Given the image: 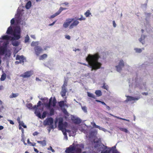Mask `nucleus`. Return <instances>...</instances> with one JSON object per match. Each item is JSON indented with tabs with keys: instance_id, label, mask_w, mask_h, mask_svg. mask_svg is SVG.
Here are the masks:
<instances>
[{
	"instance_id": "nucleus-3",
	"label": "nucleus",
	"mask_w": 153,
	"mask_h": 153,
	"mask_svg": "<svg viewBox=\"0 0 153 153\" xmlns=\"http://www.w3.org/2000/svg\"><path fill=\"white\" fill-rule=\"evenodd\" d=\"M6 33L8 34H11L13 33L14 37L12 38V40H18L20 38V30L19 28L15 29L14 31H13L12 27L10 26L8 28Z\"/></svg>"
},
{
	"instance_id": "nucleus-38",
	"label": "nucleus",
	"mask_w": 153,
	"mask_h": 153,
	"mask_svg": "<svg viewBox=\"0 0 153 153\" xmlns=\"http://www.w3.org/2000/svg\"><path fill=\"white\" fill-rule=\"evenodd\" d=\"M91 124L93 125V126L95 128H100V126L96 125V124L94 123H91Z\"/></svg>"
},
{
	"instance_id": "nucleus-43",
	"label": "nucleus",
	"mask_w": 153,
	"mask_h": 153,
	"mask_svg": "<svg viewBox=\"0 0 153 153\" xmlns=\"http://www.w3.org/2000/svg\"><path fill=\"white\" fill-rule=\"evenodd\" d=\"M30 146H35L36 143H32L31 142L28 144Z\"/></svg>"
},
{
	"instance_id": "nucleus-34",
	"label": "nucleus",
	"mask_w": 153,
	"mask_h": 153,
	"mask_svg": "<svg viewBox=\"0 0 153 153\" xmlns=\"http://www.w3.org/2000/svg\"><path fill=\"white\" fill-rule=\"evenodd\" d=\"M19 126H21L23 127L24 128H27V126L24 125V123L22 122L21 121L19 123Z\"/></svg>"
},
{
	"instance_id": "nucleus-5",
	"label": "nucleus",
	"mask_w": 153,
	"mask_h": 153,
	"mask_svg": "<svg viewBox=\"0 0 153 153\" xmlns=\"http://www.w3.org/2000/svg\"><path fill=\"white\" fill-rule=\"evenodd\" d=\"M8 42L4 43L3 46L0 47V55H4L7 51V45L8 44Z\"/></svg>"
},
{
	"instance_id": "nucleus-2",
	"label": "nucleus",
	"mask_w": 153,
	"mask_h": 153,
	"mask_svg": "<svg viewBox=\"0 0 153 153\" xmlns=\"http://www.w3.org/2000/svg\"><path fill=\"white\" fill-rule=\"evenodd\" d=\"M84 148V146L82 144H77L74 146L73 143L69 147L66 148L65 152L66 153H81L82 149Z\"/></svg>"
},
{
	"instance_id": "nucleus-48",
	"label": "nucleus",
	"mask_w": 153,
	"mask_h": 153,
	"mask_svg": "<svg viewBox=\"0 0 153 153\" xmlns=\"http://www.w3.org/2000/svg\"><path fill=\"white\" fill-rule=\"evenodd\" d=\"M65 38L68 40L70 39H71V37L70 36L68 35H66L65 36Z\"/></svg>"
},
{
	"instance_id": "nucleus-50",
	"label": "nucleus",
	"mask_w": 153,
	"mask_h": 153,
	"mask_svg": "<svg viewBox=\"0 0 153 153\" xmlns=\"http://www.w3.org/2000/svg\"><path fill=\"white\" fill-rule=\"evenodd\" d=\"M113 25L114 27H115L116 26V24L114 21H113Z\"/></svg>"
},
{
	"instance_id": "nucleus-51",
	"label": "nucleus",
	"mask_w": 153,
	"mask_h": 153,
	"mask_svg": "<svg viewBox=\"0 0 153 153\" xmlns=\"http://www.w3.org/2000/svg\"><path fill=\"white\" fill-rule=\"evenodd\" d=\"M19 129L20 130H22V131L23 133L24 129L22 128L21 126H19Z\"/></svg>"
},
{
	"instance_id": "nucleus-33",
	"label": "nucleus",
	"mask_w": 153,
	"mask_h": 153,
	"mask_svg": "<svg viewBox=\"0 0 153 153\" xmlns=\"http://www.w3.org/2000/svg\"><path fill=\"white\" fill-rule=\"evenodd\" d=\"M67 81L65 80L64 82V84L62 86V87L64 88H66V87L67 86Z\"/></svg>"
},
{
	"instance_id": "nucleus-47",
	"label": "nucleus",
	"mask_w": 153,
	"mask_h": 153,
	"mask_svg": "<svg viewBox=\"0 0 153 153\" xmlns=\"http://www.w3.org/2000/svg\"><path fill=\"white\" fill-rule=\"evenodd\" d=\"M63 112H64V113L67 116H68V113L67 111L65 109L63 111Z\"/></svg>"
},
{
	"instance_id": "nucleus-62",
	"label": "nucleus",
	"mask_w": 153,
	"mask_h": 153,
	"mask_svg": "<svg viewBox=\"0 0 153 153\" xmlns=\"http://www.w3.org/2000/svg\"><path fill=\"white\" fill-rule=\"evenodd\" d=\"M50 148H51V151H52V152H55V151H54V150L53 149H52V148L51 146H50Z\"/></svg>"
},
{
	"instance_id": "nucleus-63",
	"label": "nucleus",
	"mask_w": 153,
	"mask_h": 153,
	"mask_svg": "<svg viewBox=\"0 0 153 153\" xmlns=\"http://www.w3.org/2000/svg\"><path fill=\"white\" fill-rule=\"evenodd\" d=\"M3 89V86L2 85H0V90H2Z\"/></svg>"
},
{
	"instance_id": "nucleus-14",
	"label": "nucleus",
	"mask_w": 153,
	"mask_h": 153,
	"mask_svg": "<svg viewBox=\"0 0 153 153\" xmlns=\"http://www.w3.org/2000/svg\"><path fill=\"white\" fill-rule=\"evenodd\" d=\"M56 102L55 99L52 100V98H51L49 100V102L47 104V106L48 107H50L51 106H54L56 105Z\"/></svg>"
},
{
	"instance_id": "nucleus-19",
	"label": "nucleus",
	"mask_w": 153,
	"mask_h": 153,
	"mask_svg": "<svg viewBox=\"0 0 153 153\" xmlns=\"http://www.w3.org/2000/svg\"><path fill=\"white\" fill-rule=\"evenodd\" d=\"M26 106L27 108L30 109H36V105H35L33 107L32 104L31 103H29L27 104Z\"/></svg>"
},
{
	"instance_id": "nucleus-26",
	"label": "nucleus",
	"mask_w": 153,
	"mask_h": 153,
	"mask_svg": "<svg viewBox=\"0 0 153 153\" xmlns=\"http://www.w3.org/2000/svg\"><path fill=\"white\" fill-rule=\"evenodd\" d=\"M111 152V150L109 149V148H108L107 150L102 151L101 153H110Z\"/></svg>"
},
{
	"instance_id": "nucleus-16",
	"label": "nucleus",
	"mask_w": 153,
	"mask_h": 153,
	"mask_svg": "<svg viewBox=\"0 0 153 153\" xmlns=\"http://www.w3.org/2000/svg\"><path fill=\"white\" fill-rule=\"evenodd\" d=\"M62 90L60 92V94L62 96H65L66 93L67 92V89L66 88L61 87Z\"/></svg>"
},
{
	"instance_id": "nucleus-52",
	"label": "nucleus",
	"mask_w": 153,
	"mask_h": 153,
	"mask_svg": "<svg viewBox=\"0 0 153 153\" xmlns=\"http://www.w3.org/2000/svg\"><path fill=\"white\" fill-rule=\"evenodd\" d=\"M17 120L18 122L19 123H20L21 122V121H20V118L19 117H18L17 118Z\"/></svg>"
},
{
	"instance_id": "nucleus-22",
	"label": "nucleus",
	"mask_w": 153,
	"mask_h": 153,
	"mask_svg": "<svg viewBox=\"0 0 153 153\" xmlns=\"http://www.w3.org/2000/svg\"><path fill=\"white\" fill-rule=\"evenodd\" d=\"M37 142L42 144L43 146H45L46 145V142L45 140H43V141H37Z\"/></svg>"
},
{
	"instance_id": "nucleus-7",
	"label": "nucleus",
	"mask_w": 153,
	"mask_h": 153,
	"mask_svg": "<svg viewBox=\"0 0 153 153\" xmlns=\"http://www.w3.org/2000/svg\"><path fill=\"white\" fill-rule=\"evenodd\" d=\"M35 113L39 118L43 119L46 117V115L47 114V112L46 111H44L42 116H41L40 111H39V110H36L35 111Z\"/></svg>"
},
{
	"instance_id": "nucleus-64",
	"label": "nucleus",
	"mask_w": 153,
	"mask_h": 153,
	"mask_svg": "<svg viewBox=\"0 0 153 153\" xmlns=\"http://www.w3.org/2000/svg\"><path fill=\"white\" fill-rule=\"evenodd\" d=\"M65 131L66 132H69L70 131V130L68 129H65Z\"/></svg>"
},
{
	"instance_id": "nucleus-58",
	"label": "nucleus",
	"mask_w": 153,
	"mask_h": 153,
	"mask_svg": "<svg viewBox=\"0 0 153 153\" xmlns=\"http://www.w3.org/2000/svg\"><path fill=\"white\" fill-rule=\"evenodd\" d=\"M37 134H38V132H37L36 131V132H34L33 133V135L35 136V135H37Z\"/></svg>"
},
{
	"instance_id": "nucleus-36",
	"label": "nucleus",
	"mask_w": 153,
	"mask_h": 153,
	"mask_svg": "<svg viewBox=\"0 0 153 153\" xmlns=\"http://www.w3.org/2000/svg\"><path fill=\"white\" fill-rule=\"evenodd\" d=\"M134 50L136 52L138 53H140L142 51V50L140 48H135L134 49Z\"/></svg>"
},
{
	"instance_id": "nucleus-12",
	"label": "nucleus",
	"mask_w": 153,
	"mask_h": 153,
	"mask_svg": "<svg viewBox=\"0 0 153 153\" xmlns=\"http://www.w3.org/2000/svg\"><path fill=\"white\" fill-rule=\"evenodd\" d=\"M74 19H68L66 20V22H65L63 24V26L65 28L68 27L72 22L74 21Z\"/></svg>"
},
{
	"instance_id": "nucleus-20",
	"label": "nucleus",
	"mask_w": 153,
	"mask_h": 153,
	"mask_svg": "<svg viewBox=\"0 0 153 153\" xmlns=\"http://www.w3.org/2000/svg\"><path fill=\"white\" fill-rule=\"evenodd\" d=\"M31 6V2L30 1H28L27 2V3L25 5V7L27 9H29L30 8Z\"/></svg>"
},
{
	"instance_id": "nucleus-21",
	"label": "nucleus",
	"mask_w": 153,
	"mask_h": 153,
	"mask_svg": "<svg viewBox=\"0 0 153 153\" xmlns=\"http://www.w3.org/2000/svg\"><path fill=\"white\" fill-rule=\"evenodd\" d=\"M127 97L126 101H131L135 100V99L132 96H126Z\"/></svg>"
},
{
	"instance_id": "nucleus-32",
	"label": "nucleus",
	"mask_w": 153,
	"mask_h": 153,
	"mask_svg": "<svg viewBox=\"0 0 153 153\" xmlns=\"http://www.w3.org/2000/svg\"><path fill=\"white\" fill-rule=\"evenodd\" d=\"M119 129L122 131H123L125 133H128V130H127V129L126 128H119Z\"/></svg>"
},
{
	"instance_id": "nucleus-31",
	"label": "nucleus",
	"mask_w": 153,
	"mask_h": 153,
	"mask_svg": "<svg viewBox=\"0 0 153 153\" xmlns=\"http://www.w3.org/2000/svg\"><path fill=\"white\" fill-rule=\"evenodd\" d=\"M12 44L13 46H17L19 45V43L17 41H14L12 42Z\"/></svg>"
},
{
	"instance_id": "nucleus-49",
	"label": "nucleus",
	"mask_w": 153,
	"mask_h": 153,
	"mask_svg": "<svg viewBox=\"0 0 153 153\" xmlns=\"http://www.w3.org/2000/svg\"><path fill=\"white\" fill-rule=\"evenodd\" d=\"M8 121L10 124L12 125L14 124V123L12 120H8Z\"/></svg>"
},
{
	"instance_id": "nucleus-60",
	"label": "nucleus",
	"mask_w": 153,
	"mask_h": 153,
	"mask_svg": "<svg viewBox=\"0 0 153 153\" xmlns=\"http://www.w3.org/2000/svg\"><path fill=\"white\" fill-rule=\"evenodd\" d=\"M4 128V127L2 126H0V130H2Z\"/></svg>"
},
{
	"instance_id": "nucleus-17",
	"label": "nucleus",
	"mask_w": 153,
	"mask_h": 153,
	"mask_svg": "<svg viewBox=\"0 0 153 153\" xmlns=\"http://www.w3.org/2000/svg\"><path fill=\"white\" fill-rule=\"evenodd\" d=\"M72 120L76 124H79L81 123V120L78 118H72Z\"/></svg>"
},
{
	"instance_id": "nucleus-45",
	"label": "nucleus",
	"mask_w": 153,
	"mask_h": 153,
	"mask_svg": "<svg viewBox=\"0 0 153 153\" xmlns=\"http://www.w3.org/2000/svg\"><path fill=\"white\" fill-rule=\"evenodd\" d=\"M63 124H64V128H65L66 127H67L68 126V123L67 122H65L64 123H63Z\"/></svg>"
},
{
	"instance_id": "nucleus-28",
	"label": "nucleus",
	"mask_w": 153,
	"mask_h": 153,
	"mask_svg": "<svg viewBox=\"0 0 153 153\" xmlns=\"http://www.w3.org/2000/svg\"><path fill=\"white\" fill-rule=\"evenodd\" d=\"M91 13L90 12L89 10H88L85 13V15L86 17H88Z\"/></svg>"
},
{
	"instance_id": "nucleus-41",
	"label": "nucleus",
	"mask_w": 153,
	"mask_h": 153,
	"mask_svg": "<svg viewBox=\"0 0 153 153\" xmlns=\"http://www.w3.org/2000/svg\"><path fill=\"white\" fill-rule=\"evenodd\" d=\"M96 101L97 102H100L102 104H103L105 105H106V104L104 102L101 101L100 100H96Z\"/></svg>"
},
{
	"instance_id": "nucleus-30",
	"label": "nucleus",
	"mask_w": 153,
	"mask_h": 153,
	"mask_svg": "<svg viewBox=\"0 0 153 153\" xmlns=\"http://www.w3.org/2000/svg\"><path fill=\"white\" fill-rule=\"evenodd\" d=\"M102 87L107 90H108V85H106L105 83H103V85Z\"/></svg>"
},
{
	"instance_id": "nucleus-55",
	"label": "nucleus",
	"mask_w": 153,
	"mask_h": 153,
	"mask_svg": "<svg viewBox=\"0 0 153 153\" xmlns=\"http://www.w3.org/2000/svg\"><path fill=\"white\" fill-rule=\"evenodd\" d=\"M56 22V21H55L53 22L52 23L50 24L49 25V26H52V25H53Z\"/></svg>"
},
{
	"instance_id": "nucleus-35",
	"label": "nucleus",
	"mask_w": 153,
	"mask_h": 153,
	"mask_svg": "<svg viewBox=\"0 0 153 153\" xmlns=\"http://www.w3.org/2000/svg\"><path fill=\"white\" fill-rule=\"evenodd\" d=\"M29 39H30V38H29V36H28V35H27L26 36L25 38V43H27V42H28L29 41Z\"/></svg>"
},
{
	"instance_id": "nucleus-40",
	"label": "nucleus",
	"mask_w": 153,
	"mask_h": 153,
	"mask_svg": "<svg viewBox=\"0 0 153 153\" xmlns=\"http://www.w3.org/2000/svg\"><path fill=\"white\" fill-rule=\"evenodd\" d=\"M82 109L85 113L87 112V107L85 106L82 107Z\"/></svg>"
},
{
	"instance_id": "nucleus-23",
	"label": "nucleus",
	"mask_w": 153,
	"mask_h": 153,
	"mask_svg": "<svg viewBox=\"0 0 153 153\" xmlns=\"http://www.w3.org/2000/svg\"><path fill=\"white\" fill-rule=\"evenodd\" d=\"M6 75L5 73H3L1 76L0 78V80L1 81H4L6 79Z\"/></svg>"
},
{
	"instance_id": "nucleus-39",
	"label": "nucleus",
	"mask_w": 153,
	"mask_h": 153,
	"mask_svg": "<svg viewBox=\"0 0 153 153\" xmlns=\"http://www.w3.org/2000/svg\"><path fill=\"white\" fill-rule=\"evenodd\" d=\"M50 114L52 115H53L54 114V110L53 108H52L50 109Z\"/></svg>"
},
{
	"instance_id": "nucleus-56",
	"label": "nucleus",
	"mask_w": 153,
	"mask_h": 153,
	"mask_svg": "<svg viewBox=\"0 0 153 153\" xmlns=\"http://www.w3.org/2000/svg\"><path fill=\"white\" fill-rule=\"evenodd\" d=\"M30 36L31 38H33L34 39H36L35 36L34 35H31Z\"/></svg>"
},
{
	"instance_id": "nucleus-9",
	"label": "nucleus",
	"mask_w": 153,
	"mask_h": 153,
	"mask_svg": "<svg viewBox=\"0 0 153 153\" xmlns=\"http://www.w3.org/2000/svg\"><path fill=\"white\" fill-rule=\"evenodd\" d=\"M124 66V64L123 61L121 60L120 61L118 65L116 66L115 67L117 68V71L118 72H120L122 70V68Z\"/></svg>"
},
{
	"instance_id": "nucleus-46",
	"label": "nucleus",
	"mask_w": 153,
	"mask_h": 153,
	"mask_svg": "<svg viewBox=\"0 0 153 153\" xmlns=\"http://www.w3.org/2000/svg\"><path fill=\"white\" fill-rule=\"evenodd\" d=\"M41 102L40 101H39L37 103V105L36 106V108L38 107L39 106H40L41 105ZM36 109V110H37V108Z\"/></svg>"
},
{
	"instance_id": "nucleus-27",
	"label": "nucleus",
	"mask_w": 153,
	"mask_h": 153,
	"mask_svg": "<svg viewBox=\"0 0 153 153\" xmlns=\"http://www.w3.org/2000/svg\"><path fill=\"white\" fill-rule=\"evenodd\" d=\"M95 93L97 96H101L102 95V92L100 90H96L95 91Z\"/></svg>"
},
{
	"instance_id": "nucleus-15",
	"label": "nucleus",
	"mask_w": 153,
	"mask_h": 153,
	"mask_svg": "<svg viewBox=\"0 0 153 153\" xmlns=\"http://www.w3.org/2000/svg\"><path fill=\"white\" fill-rule=\"evenodd\" d=\"M79 21H78L76 20H75L70 25L69 28L70 29H72L74 27L76 26L79 24Z\"/></svg>"
},
{
	"instance_id": "nucleus-18",
	"label": "nucleus",
	"mask_w": 153,
	"mask_h": 153,
	"mask_svg": "<svg viewBox=\"0 0 153 153\" xmlns=\"http://www.w3.org/2000/svg\"><path fill=\"white\" fill-rule=\"evenodd\" d=\"M109 149L111 150V152H112V153H119L116 149V146H113L111 148H109Z\"/></svg>"
},
{
	"instance_id": "nucleus-24",
	"label": "nucleus",
	"mask_w": 153,
	"mask_h": 153,
	"mask_svg": "<svg viewBox=\"0 0 153 153\" xmlns=\"http://www.w3.org/2000/svg\"><path fill=\"white\" fill-rule=\"evenodd\" d=\"M47 56V55L46 54H44L42 55H41L39 58L40 60H43L46 58Z\"/></svg>"
},
{
	"instance_id": "nucleus-11",
	"label": "nucleus",
	"mask_w": 153,
	"mask_h": 153,
	"mask_svg": "<svg viewBox=\"0 0 153 153\" xmlns=\"http://www.w3.org/2000/svg\"><path fill=\"white\" fill-rule=\"evenodd\" d=\"M66 9V8L62 7H60L59 10L55 14L51 15V18H54L56 16L59 15L62 11L64 10H65Z\"/></svg>"
},
{
	"instance_id": "nucleus-37",
	"label": "nucleus",
	"mask_w": 153,
	"mask_h": 153,
	"mask_svg": "<svg viewBox=\"0 0 153 153\" xmlns=\"http://www.w3.org/2000/svg\"><path fill=\"white\" fill-rule=\"evenodd\" d=\"M77 19L80 21L85 20V18L82 15H81V17Z\"/></svg>"
},
{
	"instance_id": "nucleus-13",
	"label": "nucleus",
	"mask_w": 153,
	"mask_h": 153,
	"mask_svg": "<svg viewBox=\"0 0 153 153\" xmlns=\"http://www.w3.org/2000/svg\"><path fill=\"white\" fill-rule=\"evenodd\" d=\"M63 119L62 118H60L59 119V122L58 123V127L60 130L62 131V130L64 128V124L63 123Z\"/></svg>"
},
{
	"instance_id": "nucleus-10",
	"label": "nucleus",
	"mask_w": 153,
	"mask_h": 153,
	"mask_svg": "<svg viewBox=\"0 0 153 153\" xmlns=\"http://www.w3.org/2000/svg\"><path fill=\"white\" fill-rule=\"evenodd\" d=\"M34 50L35 51V54L37 56L42 52L43 49L42 48L39 46H37L34 48Z\"/></svg>"
},
{
	"instance_id": "nucleus-1",
	"label": "nucleus",
	"mask_w": 153,
	"mask_h": 153,
	"mask_svg": "<svg viewBox=\"0 0 153 153\" xmlns=\"http://www.w3.org/2000/svg\"><path fill=\"white\" fill-rule=\"evenodd\" d=\"M100 58V56L98 53L93 55L89 54L86 58V60L88 63V64L82 62H79V63L90 67L91 68V71L93 70H97L100 68L102 65L98 61Z\"/></svg>"
},
{
	"instance_id": "nucleus-53",
	"label": "nucleus",
	"mask_w": 153,
	"mask_h": 153,
	"mask_svg": "<svg viewBox=\"0 0 153 153\" xmlns=\"http://www.w3.org/2000/svg\"><path fill=\"white\" fill-rule=\"evenodd\" d=\"M65 4V5H68L69 4V3L68 2H65L61 4Z\"/></svg>"
},
{
	"instance_id": "nucleus-25",
	"label": "nucleus",
	"mask_w": 153,
	"mask_h": 153,
	"mask_svg": "<svg viewBox=\"0 0 153 153\" xmlns=\"http://www.w3.org/2000/svg\"><path fill=\"white\" fill-rule=\"evenodd\" d=\"M10 37L8 35H4L2 36V38L4 40H9Z\"/></svg>"
},
{
	"instance_id": "nucleus-29",
	"label": "nucleus",
	"mask_w": 153,
	"mask_h": 153,
	"mask_svg": "<svg viewBox=\"0 0 153 153\" xmlns=\"http://www.w3.org/2000/svg\"><path fill=\"white\" fill-rule=\"evenodd\" d=\"M59 106L61 107H62L64 105V103L63 101H61L59 102Z\"/></svg>"
},
{
	"instance_id": "nucleus-61",
	"label": "nucleus",
	"mask_w": 153,
	"mask_h": 153,
	"mask_svg": "<svg viewBox=\"0 0 153 153\" xmlns=\"http://www.w3.org/2000/svg\"><path fill=\"white\" fill-rule=\"evenodd\" d=\"M62 131L63 132V134L65 136H67V133H66V132L65 131V132H63V131Z\"/></svg>"
},
{
	"instance_id": "nucleus-54",
	"label": "nucleus",
	"mask_w": 153,
	"mask_h": 153,
	"mask_svg": "<svg viewBox=\"0 0 153 153\" xmlns=\"http://www.w3.org/2000/svg\"><path fill=\"white\" fill-rule=\"evenodd\" d=\"M34 151L35 152H36L37 153L39 152L38 150L36 149L35 148H34Z\"/></svg>"
},
{
	"instance_id": "nucleus-4",
	"label": "nucleus",
	"mask_w": 153,
	"mask_h": 153,
	"mask_svg": "<svg viewBox=\"0 0 153 153\" xmlns=\"http://www.w3.org/2000/svg\"><path fill=\"white\" fill-rule=\"evenodd\" d=\"M53 119L51 117L47 118L43 122L44 125L45 126L47 125H49V129H48L49 132H50V130L53 128Z\"/></svg>"
},
{
	"instance_id": "nucleus-42",
	"label": "nucleus",
	"mask_w": 153,
	"mask_h": 153,
	"mask_svg": "<svg viewBox=\"0 0 153 153\" xmlns=\"http://www.w3.org/2000/svg\"><path fill=\"white\" fill-rule=\"evenodd\" d=\"M116 117L118 119L122 120H126V121H127L129 120L126 119H125L124 118H121V117Z\"/></svg>"
},
{
	"instance_id": "nucleus-6",
	"label": "nucleus",
	"mask_w": 153,
	"mask_h": 153,
	"mask_svg": "<svg viewBox=\"0 0 153 153\" xmlns=\"http://www.w3.org/2000/svg\"><path fill=\"white\" fill-rule=\"evenodd\" d=\"M16 60H20L19 61H16L15 62V64L18 65L19 63H22L24 64L25 58L23 55L19 56L17 55L16 57Z\"/></svg>"
},
{
	"instance_id": "nucleus-44",
	"label": "nucleus",
	"mask_w": 153,
	"mask_h": 153,
	"mask_svg": "<svg viewBox=\"0 0 153 153\" xmlns=\"http://www.w3.org/2000/svg\"><path fill=\"white\" fill-rule=\"evenodd\" d=\"M15 20L13 18L10 21V23L11 25H13L14 23Z\"/></svg>"
},
{
	"instance_id": "nucleus-57",
	"label": "nucleus",
	"mask_w": 153,
	"mask_h": 153,
	"mask_svg": "<svg viewBox=\"0 0 153 153\" xmlns=\"http://www.w3.org/2000/svg\"><path fill=\"white\" fill-rule=\"evenodd\" d=\"M105 106H106V108L107 109H108V110H110V107L109 106H108L106 105H105Z\"/></svg>"
},
{
	"instance_id": "nucleus-59",
	"label": "nucleus",
	"mask_w": 153,
	"mask_h": 153,
	"mask_svg": "<svg viewBox=\"0 0 153 153\" xmlns=\"http://www.w3.org/2000/svg\"><path fill=\"white\" fill-rule=\"evenodd\" d=\"M88 96H93V95L92 94H91L90 93L88 92Z\"/></svg>"
},
{
	"instance_id": "nucleus-8",
	"label": "nucleus",
	"mask_w": 153,
	"mask_h": 153,
	"mask_svg": "<svg viewBox=\"0 0 153 153\" xmlns=\"http://www.w3.org/2000/svg\"><path fill=\"white\" fill-rule=\"evenodd\" d=\"M33 74V72L32 71H28L21 74L20 76L23 78H29L32 76Z\"/></svg>"
}]
</instances>
